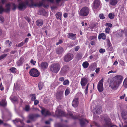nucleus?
Wrapping results in <instances>:
<instances>
[{
  "label": "nucleus",
  "instance_id": "f257e3e1",
  "mask_svg": "<svg viewBox=\"0 0 127 127\" xmlns=\"http://www.w3.org/2000/svg\"><path fill=\"white\" fill-rule=\"evenodd\" d=\"M68 115L73 119H78L80 121V124L81 127H84L86 124L88 123V121L84 118H80L77 116H74L73 114L71 112H69Z\"/></svg>",
  "mask_w": 127,
  "mask_h": 127
},
{
  "label": "nucleus",
  "instance_id": "f03ea898",
  "mask_svg": "<svg viewBox=\"0 0 127 127\" xmlns=\"http://www.w3.org/2000/svg\"><path fill=\"white\" fill-rule=\"evenodd\" d=\"M61 67V65L59 63H55L51 64L49 68L50 70L54 73H57L60 70Z\"/></svg>",
  "mask_w": 127,
  "mask_h": 127
},
{
  "label": "nucleus",
  "instance_id": "7ed1b4c3",
  "mask_svg": "<svg viewBox=\"0 0 127 127\" xmlns=\"http://www.w3.org/2000/svg\"><path fill=\"white\" fill-rule=\"evenodd\" d=\"M89 9L87 7L85 6L82 8L80 10L79 14L81 16H86L89 14Z\"/></svg>",
  "mask_w": 127,
  "mask_h": 127
},
{
  "label": "nucleus",
  "instance_id": "20e7f679",
  "mask_svg": "<svg viewBox=\"0 0 127 127\" xmlns=\"http://www.w3.org/2000/svg\"><path fill=\"white\" fill-rule=\"evenodd\" d=\"M56 100L57 101L60 102L64 98L63 92L61 91H58L55 94Z\"/></svg>",
  "mask_w": 127,
  "mask_h": 127
},
{
  "label": "nucleus",
  "instance_id": "39448f33",
  "mask_svg": "<svg viewBox=\"0 0 127 127\" xmlns=\"http://www.w3.org/2000/svg\"><path fill=\"white\" fill-rule=\"evenodd\" d=\"M104 126L105 127H112L115 125H113L111 122L110 119L108 117H106L104 119Z\"/></svg>",
  "mask_w": 127,
  "mask_h": 127
},
{
  "label": "nucleus",
  "instance_id": "423d86ee",
  "mask_svg": "<svg viewBox=\"0 0 127 127\" xmlns=\"http://www.w3.org/2000/svg\"><path fill=\"white\" fill-rule=\"evenodd\" d=\"M69 69V67L68 65H64L61 68L59 74L61 76H64L68 72Z\"/></svg>",
  "mask_w": 127,
  "mask_h": 127
},
{
  "label": "nucleus",
  "instance_id": "0eeeda50",
  "mask_svg": "<svg viewBox=\"0 0 127 127\" xmlns=\"http://www.w3.org/2000/svg\"><path fill=\"white\" fill-rule=\"evenodd\" d=\"M29 73L31 76L34 77H38L40 74L38 70L34 68H33L30 70Z\"/></svg>",
  "mask_w": 127,
  "mask_h": 127
},
{
  "label": "nucleus",
  "instance_id": "6e6552de",
  "mask_svg": "<svg viewBox=\"0 0 127 127\" xmlns=\"http://www.w3.org/2000/svg\"><path fill=\"white\" fill-rule=\"evenodd\" d=\"M109 85L110 87L114 89H116L119 86V85L113 79L110 81Z\"/></svg>",
  "mask_w": 127,
  "mask_h": 127
},
{
  "label": "nucleus",
  "instance_id": "1a4fd4ad",
  "mask_svg": "<svg viewBox=\"0 0 127 127\" xmlns=\"http://www.w3.org/2000/svg\"><path fill=\"white\" fill-rule=\"evenodd\" d=\"M123 78L122 76L119 75L115 76L113 78V79L119 86L122 83Z\"/></svg>",
  "mask_w": 127,
  "mask_h": 127
},
{
  "label": "nucleus",
  "instance_id": "9d476101",
  "mask_svg": "<svg viewBox=\"0 0 127 127\" xmlns=\"http://www.w3.org/2000/svg\"><path fill=\"white\" fill-rule=\"evenodd\" d=\"M73 58V54H72L69 53L67 54L65 56L64 59V61L68 62L71 60Z\"/></svg>",
  "mask_w": 127,
  "mask_h": 127
},
{
  "label": "nucleus",
  "instance_id": "9b49d317",
  "mask_svg": "<svg viewBox=\"0 0 127 127\" xmlns=\"http://www.w3.org/2000/svg\"><path fill=\"white\" fill-rule=\"evenodd\" d=\"M103 79L102 78L98 82L97 85V88L98 91L101 92L103 90Z\"/></svg>",
  "mask_w": 127,
  "mask_h": 127
},
{
  "label": "nucleus",
  "instance_id": "f8f14e48",
  "mask_svg": "<svg viewBox=\"0 0 127 127\" xmlns=\"http://www.w3.org/2000/svg\"><path fill=\"white\" fill-rule=\"evenodd\" d=\"M88 79L87 78L83 77L82 78L80 81V84L81 86L83 87L84 86L88 83Z\"/></svg>",
  "mask_w": 127,
  "mask_h": 127
},
{
  "label": "nucleus",
  "instance_id": "ddd939ff",
  "mask_svg": "<svg viewBox=\"0 0 127 127\" xmlns=\"http://www.w3.org/2000/svg\"><path fill=\"white\" fill-rule=\"evenodd\" d=\"M57 116L58 117L62 116H66L65 112L61 110H57L56 112Z\"/></svg>",
  "mask_w": 127,
  "mask_h": 127
},
{
  "label": "nucleus",
  "instance_id": "4468645a",
  "mask_svg": "<svg viewBox=\"0 0 127 127\" xmlns=\"http://www.w3.org/2000/svg\"><path fill=\"white\" fill-rule=\"evenodd\" d=\"M89 40L91 41L90 43L91 45H94L96 41V36H92L89 37Z\"/></svg>",
  "mask_w": 127,
  "mask_h": 127
},
{
  "label": "nucleus",
  "instance_id": "2eb2a0df",
  "mask_svg": "<svg viewBox=\"0 0 127 127\" xmlns=\"http://www.w3.org/2000/svg\"><path fill=\"white\" fill-rule=\"evenodd\" d=\"M96 114H100L102 111V107L99 105H97L94 108Z\"/></svg>",
  "mask_w": 127,
  "mask_h": 127
},
{
  "label": "nucleus",
  "instance_id": "dca6fc26",
  "mask_svg": "<svg viewBox=\"0 0 127 127\" xmlns=\"http://www.w3.org/2000/svg\"><path fill=\"white\" fill-rule=\"evenodd\" d=\"M100 5V1L98 0H95L93 3V7L95 9L98 8Z\"/></svg>",
  "mask_w": 127,
  "mask_h": 127
},
{
  "label": "nucleus",
  "instance_id": "f3484780",
  "mask_svg": "<svg viewBox=\"0 0 127 127\" xmlns=\"http://www.w3.org/2000/svg\"><path fill=\"white\" fill-rule=\"evenodd\" d=\"M79 98H75L73 100L72 102V105L75 108L77 107L79 104Z\"/></svg>",
  "mask_w": 127,
  "mask_h": 127
},
{
  "label": "nucleus",
  "instance_id": "a211bd4d",
  "mask_svg": "<svg viewBox=\"0 0 127 127\" xmlns=\"http://www.w3.org/2000/svg\"><path fill=\"white\" fill-rule=\"evenodd\" d=\"M122 118L124 121L127 120V112L125 110L123 111L121 113Z\"/></svg>",
  "mask_w": 127,
  "mask_h": 127
},
{
  "label": "nucleus",
  "instance_id": "6ab92c4d",
  "mask_svg": "<svg viewBox=\"0 0 127 127\" xmlns=\"http://www.w3.org/2000/svg\"><path fill=\"white\" fill-rule=\"evenodd\" d=\"M67 37L71 39L72 40H75L76 38V34L72 33H68L67 34Z\"/></svg>",
  "mask_w": 127,
  "mask_h": 127
},
{
  "label": "nucleus",
  "instance_id": "aec40b11",
  "mask_svg": "<svg viewBox=\"0 0 127 127\" xmlns=\"http://www.w3.org/2000/svg\"><path fill=\"white\" fill-rule=\"evenodd\" d=\"M48 64L46 62H44L41 63L40 64V67L41 69L43 70L46 69L48 66Z\"/></svg>",
  "mask_w": 127,
  "mask_h": 127
},
{
  "label": "nucleus",
  "instance_id": "412c9836",
  "mask_svg": "<svg viewBox=\"0 0 127 127\" xmlns=\"http://www.w3.org/2000/svg\"><path fill=\"white\" fill-rule=\"evenodd\" d=\"M18 9L20 10H21L23 9H25L27 8V6L24 4V2H21L20 3L18 7Z\"/></svg>",
  "mask_w": 127,
  "mask_h": 127
},
{
  "label": "nucleus",
  "instance_id": "4be33fe9",
  "mask_svg": "<svg viewBox=\"0 0 127 127\" xmlns=\"http://www.w3.org/2000/svg\"><path fill=\"white\" fill-rule=\"evenodd\" d=\"M40 116L38 114H32L29 115V117L30 119L33 120L36 118Z\"/></svg>",
  "mask_w": 127,
  "mask_h": 127
},
{
  "label": "nucleus",
  "instance_id": "5701e85b",
  "mask_svg": "<svg viewBox=\"0 0 127 127\" xmlns=\"http://www.w3.org/2000/svg\"><path fill=\"white\" fill-rule=\"evenodd\" d=\"M56 52L58 54H60L62 53L64 51L63 48L61 47H59L56 49Z\"/></svg>",
  "mask_w": 127,
  "mask_h": 127
},
{
  "label": "nucleus",
  "instance_id": "b1692460",
  "mask_svg": "<svg viewBox=\"0 0 127 127\" xmlns=\"http://www.w3.org/2000/svg\"><path fill=\"white\" fill-rule=\"evenodd\" d=\"M41 113L42 115L45 116L50 115H51V113L49 111H45L44 109L42 110L41 111Z\"/></svg>",
  "mask_w": 127,
  "mask_h": 127
},
{
  "label": "nucleus",
  "instance_id": "393cba45",
  "mask_svg": "<svg viewBox=\"0 0 127 127\" xmlns=\"http://www.w3.org/2000/svg\"><path fill=\"white\" fill-rule=\"evenodd\" d=\"M43 20L41 19H39L37 20L36 22V25L38 26H40L43 25Z\"/></svg>",
  "mask_w": 127,
  "mask_h": 127
},
{
  "label": "nucleus",
  "instance_id": "a878e982",
  "mask_svg": "<svg viewBox=\"0 0 127 127\" xmlns=\"http://www.w3.org/2000/svg\"><path fill=\"white\" fill-rule=\"evenodd\" d=\"M101 38L103 40H105L106 38V35L104 33L100 34L98 36V39H100Z\"/></svg>",
  "mask_w": 127,
  "mask_h": 127
},
{
  "label": "nucleus",
  "instance_id": "bb28decb",
  "mask_svg": "<svg viewBox=\"0 0 127 127\" xmlns=\"http://www.w3.org/2000/svg\"><path fill=\"white\" fill-rule=\"evenodd\" d=\"M5 7L6 8L4 9V11L6 12H9L10 11V4L8 3L6 4Z\"/></svg>",
  "mask_w": 127,
  "mask_h": 127
},
{
  "label": "nucleus",
  "instance_id": "cd10ccee",
  "mask_svg": "<svg viewBox=\"0 0 127 127\" xmlns=\"http://www.w3.org/2000/svg\"><path fill=\"white\" fill-rule=\"evenodd\" d=\"M0 105L3 106H6L7 103L6 100L4 99H2L0 102Z\"/></svg>",
  "mask_w": 127,
  "mask_h": 127
},
{
  "label": "nucleus",
  "instance_id": "c85d7f7f",
  "mask_svg": "<svg viewBox=\"0 0 127 127\" xmlns=\"http://www.w3.org/2000/svg\"><path fill=\"white\" fill-rule=\"evenodd\" d=\"M82 65L83 68L86 69L88 67L89 64L87 62L85 61L83 63Z\"/></svg>",
  "mask_w": 127,
  "mask_h": 127
},
{
  "label": "nucleus",
  "instance_id": "c756f323",
  "mask_svg": "<svg viewBox=\"0 0 127 127\" xmlns=\"http://www.w3.org/2000/svg\"><path fill=\"white\" fill-rule=\"evenodd\" d=\"M118 2L117 0H111L110 1V4L112 5H116Z\"/></svg>",
  "mask_w": 127,
  "mask_h": 127
},
{
  "label": "nucleus",
  "instance_id": "7c9ffc66",
  "mask_svg": "<svg viewBox=\"0 0 127 127\" xmlns=\"http://www.w3.org/2000/svg\"><path fill=\"white\" fill-rule=\"evenodd\" d=\"M62 14L60 12H58L56 14V18L57 19H59L61 20Z\"/></svg>",
  "mask_w": 127,
  "mask_h": 127
},
{
  "label": "nucleus",
  "instance_id": "2f4dec72",
  "mask_svg": "<svg viewBox=\"0 0 127 127\" xmlns=\"http://www.w3.org/2000/svg\"><path fill=\"white\" fill-rule=\"evenodd\" d=\"M43 86V83L42 82H39L38 84V87L39 88V90H41L42 89Z\"/></svg>",
  "mask_w": 127,
  "mask_h": 127
},
{
  "label": "nucleus",
  "instance_id": "473e14b6",
  "mask_svg": "<svg viewBox=\"0 0 127 127\" xmlns=\"http://www.w3.org/2000/svg\"><path fill=\"white\" fill-rule=\"evenodd\" d=\"M108 17L110 19H113L115 17V15L114 14L112 13H110L108 14Z\"/></svg>",
  "mask_w": 127,
  "mask_h": 127
},
{
  "label": "nucleus",
  "instance_id": "72a5a7b5",
  "mask_svg": "<svg viewBox=\"0 0 127 127\" xmlns=\"http://www.w3.org/2000/svg\"><path fill=\"white\" fill-rule=\"evenodd\" d=\"M70 93V89L69 88L67 87L66 89L65 92V96H67Z\"/></svg>",
  "mask_w": 127,
  "mask_h": 127
},
{
  "label": "nucleus",
  "instance_id": "f704fd0d",
  "mask_svg": "<svg viewBox=\"0 0 127 127\" xmlns=\"http://www.w3.org/2000/svg\"><path fill=\"white\" fill-rule=\"evenodd\" d=\"M23 62L22 59H20V60L17 62V65L20 66L22 65L23 63Z\"/></svg>",
  "mask_w": 127,
  "mask_h": 127
},
{
  "label": "nucleus",
  "instance_id": "c9c22d12",
  "mask_svg": "<svg viewBox=\"0 0 127 127\" xmlns=\"http://www.w3.org/2000/svg\"><path fill=\"white\" fill-rule=\"evenodd\" d=\"M107 49L110 51H111L112 50L113 47L111 43H108L107 44Z\"/></svg>",
  "mask_w": 127,
  "mask_h": 127
},
{
  "label": "nucleus",
  "instance_id": "e433bc0d",
  "mask_svg": "<svg viewBox=\"0 0 127 127\" xmlns=\"http://www.w3.org/2000/svg\"><path fill=\"white\" fill-rule=\"evenodd\" d=\"M69 83V81L68 79H66L64 80L63 83V85H68Z\"/></svg>",
  "mask_w": 127,
  "mask_h": 127
},
{
  "label": "nucleus",
  "instance_id": "4c0bfd02",
  "mask_svg": "<svg viewBox=\"0 0 127 127\" xmlns=\"http://www.w3.org/2000/svg\"><path fill=\"white\" fill-rule=\"evenodd\" d=\"M31 96H32L31 98V100L32 101H34L35 100L36 98V95L34 94H31L30 95Z\"/></svg>",
  "mask_w": 127,
  "mask_h": 127
},
{
  "label": "nucleus",
  "instance_id": "58836bf2",
  "mask_svg": "<svg viewBox=\"0 0 127 127\" xmlns=\"http://www.w3.org/2000/svg\"><path fill=\"white\" fill-rule=\"evenodd\" d=\"M123 85L125 88H127V80L126 78L125 79L124 81Z\"/></svg>",
  "mask_w": 127,
  "mask_h": 127
},
{
  "label": "nucleus",
  "instance_id": "ea45409f",
  "mask_svg": "<svg viewBox=\"0 0 127 127\" xmlns=\"http://www.w3.org/2000/svg\"><path fill=\"white\" fill-rule=\"evenodd\" d=\"M82 57V54L81 53H78L76 55V58L78 60H79Z\"/></svg>",
  "mask_w": 127,
  "mask_h": 127
},
{
  "label": "nucleus",
  "instance_id": "a19ab883",
  "mask_svg": "<svg viewBox=\"0 0 127 127\" xmlns=\"http://www.w3.org/2000/svg\"><path fill=\"white\" fill-rule=\"evenodd\" d=\"M16 68L14 67H11L9 69V70L11 72L14 73L16 72L15 71L16 70Z\"/></svg>",
  "mask_w": 127,
  "mask_h": 127
},
{
  "label": "nucleus",
  "instance_id": "79ce46f5",
  "mask_svg": "<svg viewBox=\"0 0 127 127\" xmlns=\"http://www.w3.org/2000/svg\"><path fill=\"white\" fill-rule=\"evenodd\" d=\"M105 26L106 27L111 28L112 27V25L110 23H107L105 24Z\"/></svg>",
  "mask_w": 127,
  "mask_h": 127
},
{
  "label": "nucleus",
  "instance_id": "37998d69",
  "mask_svg": "<svg viewBox=\"0 0 127 127\" xmlns=\"http://www.w3.org/2000/svg\"><path fill=\"white\" fill-rule=\"evenodd\" d=\"M15 121L16 122H19L21 124H22V125L24 124V123L23 122V120H21L20 119H16V120H15Z\"/></svg>",
  "mask_w": 127,
  "mask_h": 127
},
{
  "label": "nucleus",
  "instance_id": "c03bdc74",
  "mask_svg": "<svg viewBox=\"0 0 127 127\" xmlns=\"http://www.w3.org/2000/svg\"><path fill=\"white\" fill-rule=\"evenodd\" d=\"M7 56V54H4L2 55L0 57V60L6 57Z\"/></svg>",
  "mask_w": 127,
  "mask_h": 127
},
{
  "label": "nucleus",
  "instance_id": "a18cd8bd",
  "mask_svg": "<svg viewBox=\"0 0 127 127\" xmlns=\"http://www.w3.org/2000/svg\"><path fill=\"white\" fill-rule=\"evenodd\" d=\"M99 17L100 19H104L105 18L103 14L102 13L100 14H99Z\"/></svg>",
  "mask_w": 127,
  "mask_h": 127
},
{
  "label": "nucleus",
  "instance_id": "49530a36",
  "mask_svg": "<svg viewBox=\"0 0 127 127\" xmlns=\"http://www.w3.org/2000/svg\"><path fill=\"white\" fill-rule=\"evenodd\" d=\"M30 106L28 105H26L25 106V110L27 111H29L30 110Z\"/></svg>",
  "mask_w": 127,
  "mask_h": 127
},
{
  "label": "nucleus",
  "instance_id": "de8ad7c7",
  "mask_svg": "<svg viewBox=\"0 0 127 127\" xmlns=\"http://www.w3.org/2000/svg\"><path fill=\"white\" fill-rule=\"evenodd\" d=\"M64 78L63 77H60L59 79V80L61 82H63L64 80Z\"/></svg>",
  "mask_w": 127,
  "mask_h": 127
},
{
  "label": "nucleus",
  "instance_id": "09e8293b",
  "mask_svg": "<svg viewBox=\"0 0 127 127\" xmlns=\"http://www.w3.org/2000/svg\"><path fill=\"white\" fill-rule=\"evenodd\" d=\"M12 5L13 6V7L12 8V9L13 10H14L16 9V6L15 4L14 3H12Z\"/></svg>",
  "mask_w": 127,
  "mask_h": 127
},
{
  "label": "nucleus",
  "instance_id": "8fccbe9b",
  "mask_svg": "<svg viewBox=\"0 0 127 127\" xmlns=\"http://www.w3.org/2000/svg\"><path fill=\"white\" fill-rule=\"evenodd\" d=\"M58 127H68L67 125H61L60 124H58Z\"/></svg>",
  "mask_w": 127,
  "mask_h": 127
},
{
  "label": "nucleus",
  "instance_id": "3c124183",
  "mask_svg": "<svg viewBox=\"0 0 127 127\" xmlns=\"http://www.w3.org/2000/svg\"><path fill=\"white\" fill-rule=\"evenodd\" d=\"M24 44H25V43H24V41H22L19 43L18 44L17 46L19 47H21Z\"/></svg>",
  "mask_w": 127,
  "mask_h": 127
},
{
  "label": "nucleus",
  "instance_id": "603ef678",
  "mask_svg": "<svg viewBox=\"0 0 127 127\" xmlns=\"http://www.w3.org/2000/svg\"><path fill=\"white\" fill-rule=\"evenodd\" d=\"M105 51V49L101 48L99 50V52L100 53H103Z\"/></svg>",
  "mask_w": 127,
  "mask_h": 127
},
{
  "label": "nucleus",
  "instance_id": "864d4df0",
  "mask_svg": "<svg viewBox=\"0 0 127 127\" xmlns=\"http://www.w3.org/2000/svg\"><path fill=\"white\" fill-rule=\"evenodd\" d=\"M110 29L108 27L106 28L105 29V31L106 33H108L109 32Z\"/></svg>",
  "mask_w": 127,
  "mask_h": 127
},
{
  "label": "nucleus",
  "instance_id": "5fc2aeb1",
  "mask_svg": "<svg viewBox=\"0 0 127 127\" xmlns=\"http://www.w3.org/2000/svg\"><path fill=\"white\" fill-rule=\"evenodd\" d=\"M63 42L62 40L61 39H60L59 41L57 42L56 43V45H58L61 43H62Z\"/></svg>",
  "mask_w": 127,
  "mask_h": 127
},
{
  "label": "nucleus",
  "instance_id": "6e6d98bb",
  "mask_svg": "<svg viewBox=\"0 0 127 127\" xmlns=\"http://www.w3.org/2000/svg\"><path fill=\"white\" fill-rule=\"evenodd\" d=\"M36 62V61L33 60L32 59L30 61L31 63L32 64L34 65H35Z\"/></svg>",
  "mask_w": 127,
  "mask_h": 127
},
{
  "label": "nucleus",
  "instance_id": "4d7b16f0",
  "mask_svg": "<svg viewBox=\"0 0 127 127\" xmlns=\"http://www.w3.org/2000/svg\"><path fill=\"white\" fill-rule=\"evenodd\" d=\"M80 47L79 46H77L74 48V49L75 51H77L80 48Z\"/></svg>",
  "mask_w": 127,
  "mask_h": 127
},
{
  "label": "nucleus",
  "instance_id": "13d9d810",
  "mask_svg": "<svg viewBox=\"0 0 127 127\" xmlns=\"http://www.w3.org/2000/svg\"><path fill=\"white\" fill-rule=\"evenodd\" d=\"M4 9L2 6L0 7V13H1L2 12L4 11Z\"/></svg>",
  "mask_w": 127,
  "mask_h": 127
},
{
  "label": "nucleus",
  "instance_id": "bf43d9fd",
  "mask_svg": "<svg viewBox=\"0 0 127 127\" xmlns=\"http://www.w3.org/2000/svg\"><path fill=\"white\" fill-rule=\"evenodd\" d=\"M34 3H33V2L32 0L31 1V4L29 5V7L30 8H32L33 7V5Z\"/></svg>",
  "mask_w": 127,
  "mask_h": 127
},
{
  "label": "nucleus",
  "instance_id": "052dcab7",
  "mask_svg": "<svg viewBox=\"0 0 127 127\" xmlns=\"http://www.w3.org/2000/svg\"><path fill=\"white\" fill-rule=\"evenodd\" d=\"M43 2H40L38 4V6L39 7L43 5Z\"/></svg>",
  "mask_w": 127,
  "mask_h": 127
},
{
  "label": "nucleus",
  "instance_id": "680f3d73",
  "mask_svg": "<svg viewBox=\"0 0 127 127\" xmlns=\"http://www.w3.org/2000/svg\"><path fill=\"white\" fill-rule=\"evenodd\" d=\"M94 66V64H93L90 66L89 68L91 70H92L94 69L93 68Z\"/></svg>",
  "mask_w": 127,
  "mask_h": 127
},
{
  "label": "nucleus",
  "instance_id": "e2e57ef3",
  "mask_svg": "<svg viewBox=\"0 0 127 127\" xmlns=\"http://www.w3.org/2000/svg\"><path fill=\"white\" fill-rule=\"evenodd\" d=\"M39 101L37 100H34V104L35 105H37Z\"/></svg>",
  "mask_w": 127,
  "mask_h": 127
},
{
  "label": "nucleus",
  "instance_id": "0e129e2a",
  "mask_svg": "<svg viewBox=\"0 0 127 127\" xmlns=\"http://www.w3.org/2000/svg\"><path fill=\"white\" fill-rule=\"evenodd\" d=\"M6 42L9 44L8 45V46L10 47L11 46V42H10V41L9 40H6Z\"/></svg>",
  "mask_w": 127,
  "mask_h": 127
},
{
  "label": "nucleus",
  "instance_id": "69168bd1",
  "mask_svg": "<svg viewBox=\"0 0 127 127\" xmlns=\"http://www.w3.org/2000/svg\"><path fill=\"white\" fill-rule=\"evenodd\" d=\"M29 39L28 38H26L25 39L24 41V43L25 44L27 43Z\"/></svg>",
  "mask_w": 127,
  "mask_h": 127
},
{
  "label": "nucleus",
  "instance_id": "338daca9",
  "mask_svg": "<svg viewBox=\"0 0 127 127\" xmlns=\"http://www.w3.org/2000/svg\"><path fill=\"white\" fill-rule=\"evenodd\" d=\"M0 20L3 22L4 21V19L3 17L1 15H0Z\"/></svg>",
  "mask_w": 127,
  "mask_h": 127
},
{
  "label": "nucleus",
  "instance_id": "774afa93",
  "mask_svg": "<svg viewBox=\"0 0 127 127\" xmlns=\"http://www.w3.org/2000/svg\"><path fill=\"white\" fill-rule=\"evenodd\" d=\"M93 123L95 125L96 127H100L99 125V124L95 122H94Z\"/></svg>",
  "mask_w": 127,
  "mask_h": 127
}]
</instances>
